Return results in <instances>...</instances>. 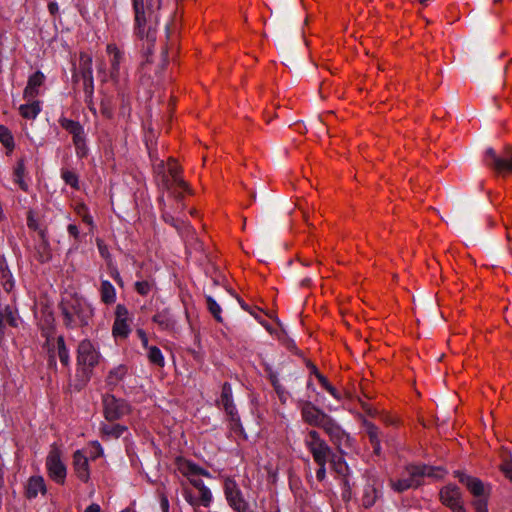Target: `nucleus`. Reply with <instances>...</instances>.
Returning <instances> with one entry per match:
<instances>
[{"mask_svg": "<svg viewBox=\"0 0 512 512\" xmlns=\"http://www.w3.org/2000/svg\"><path fill=\"white\" fill-rule=\"evenodd\" d=\"M132 4L135 14V33L141 39L145 38L148 43L146 59L141 63L140 72L142 77L153 79L150 54L151 46L156 40L161 0H132Z\"/></svg>", "mask_w": 512, "mask_h": 512, "instance_id": "obj_1", "label": "nucleus"}, {"mask_svg": "<svg viewBox=\"0 0 512 512\" xmlns=\"http://www.w3.org/2000/svg\"><path fill=\"white\" fill-rule=\"evenodd\" d=\"M59 308L67 328L87 326L92 316V310L77 298L63 299Z\"/></svg>", "mask_w": 512, "mask_h": 512, "instance_id": "obj_2", "label": "nucleus"}, {"mask_svg": "<svg viewBox=\"0 0 512 512\" xmlns=\"http://www.w3.org/2000/svg\"><path fill=\"white\" fill-rule=\"evenodd\" d=\"M99 353L89 340H83L78 345L77 365L81 373V380L88 382L91 377L92 369L99 362Z\"/></svg>", "mask_w": 512, "mask_h": 512, "instance_id": "obj_3", "label": "nucleus"}, {"mask_svg": "<svg viewBox=\"0 0 512 512\" xmlns=\"http://www.w3.org/2000/svg\"><path fill=\"white\" fill-rule=\"evenodd\" d=\"M484 162L498 175L512 174V146L506 145L500 153L488 148L485 151Z\"/></svg>", "mask_w": 512, "mask_h": 512, "instance_id": "obj_4", "label": "nucleus"}, {"mask_svg": "<svg viewBox=\"0 0 512 512\" xmlns=\"http://www.w3.org/2000/svg\"><path fill=\"white\" fill-rule=\"evenodd\" d=\"M73 83H78L79 78L83 79L84 94L89 97L94 93V80L92 74V57L86 52H80L78 67L73 64Z\"/></svg>", "mask_w": 512, "mask_h": 512, "instance_id": "obj_5", "label": "nucleus"}, {"mask_svg": "<svg viewBox=\"0 0 512 512\" xmlns=\"http://www.w3.org/2000/svg\"><path fill=\"white\" fill-rule=\"evenodd\" d=\"M305 445L312 454L315 463H327L330 456L333 455L332 449L320 437L316 430H310L305 439Z\"/></svg>", "mask_w": 512, "mask_h": 512, "instance_id": "obj_6", "label": "nucleus"}, {"mask_svg": "<svg viewBox=\"0 0 512 512\" xmlns=\"http://www.w3.org/2000/svg\"><path fill=\"white\" fill-rule=\"evenodd\" d=\"M224 493L229 506L235 512H254L233 479L227 478L225 480Z\"/></svg>", "mask_w": 512, "mask_h": 512, "instance_id": "obj_7", "label": "nucleus"}, {"mask_svg": "<svg viewBox=\"0 0 512 512\" xmlns=\"http://www.w3.org/2000/svg\"><path fill=\"white\" fill-rule=\"evenodd\" d=\"M103 410L105 419L113 422L129 414L130 405L123 399H118L114 395L106 394L103 396Z\"/></svg>", "mask_w": 512, "mask_h": 512, "instance_id": "obj_8", "label": "nucleus"}, {"mask_svg": "<svg viewBox=\"0 0 512 512\" xmlns=\"http://www.w3.org/2000/svg\"><path fill=\"white\" fill-rule=\"evenodd\" d=\"M46 468L49 477L57 484L63 485L65 483L67 469L61 460V451L52 446L46 458Z\"/></svg>", "mask_w": 512, "mask_h": 512, "instance_id": "obj_9", "label": "nucleus"}, {"mask_svg": "<svg viewBox=\"0 0 512 512\" xmlns=\"http://www.w3.org/2000/svg\"><path fill=\"white\" fill-rule=\"evenodd\" d=\"M442 504L449 507L453 512H466L462 503V494L456 485L448 484L440 490Z\"/></svg>", "mask_w": 512, "mask_h": 512, "instance_id": "obj_10", "label": "nucleus"}, {"mask_svg": "<svg viewBox=\"0 0 512 512\" xmlns=\"http://www.w3.org/2000/svg\"><path fill=\"white\" fill-rule=\"evenodd\" d=\"M454 476L458 478L459 482L466 486L468 491L475 497L490 495V486H485L484 483L473 476H470L462 471H454Z\"/></svg>", "mask_w": 512, "mask_h": 512, "instance_id": "obj_11", "label": "nucleus"}, {"mask_svg": "<svg viewBox=\"0 0 512 512\" xmlns=\"http://www.w3.org/2000/svg\"><path fill=\"white\" fill-rule=\"evenodd\" d=\"M301 415L304 422L311 426L321 428L329 415L316 407L312 402L305 401L301 406Z\"/></svg>", "mask_w": 512, "mask_h": 512, "instance_id": "obj_12", "label": "nucleus"}, {"mask_svg": "<svg viewBox=\"0 0 512 512\" xmlns=\"http://www.w3.org/2000/svg\"><path fill=\"white\" fill-rule=\"evenodd\" d=\"M325 431V433L329 436L331 442L335 444L340 453L342 450L340 449V445L343 441L349 442L350 438L345 433V431L340 427V425L329 416L328 419L323 423L321 427Z\"/></svg>", "mask_w": 512, "mask_h": 512, "instance_id": "obj_13", "label": "nucleus"}, {"mask_svg": "<svg viewBox=\"0 0 512 512\" xmlns=\"http://www.w3.org/2000/svg\"><path fill=\"white\" fill-rule=\"evenodd\" d=\"M175 465L178 471L188 479L194 476H211L209 471L181 456L175 459Z\"/></svg>", "mask_w": 512, "mask_h": 512, "instance_id": "obj_14", "label": "nucleus"}, {"mask_svg": "<svg viewBox=\"0 0 512 512\" xmlns=\"http://www.w3.org/2000/svg\"><path fill=\"white\" fill-rule=\"evenodd\" d=\"M109 55H111L110 59V78L113 82L117 83L120 77V65L124 60L123 52L116 46V44L110 43L106 48Z\"/></svg>", "mask_w": 512, "mask_h": 512, "instance_id": "obj_15", "label": "nucleus"}, {"mask_svg": "<svg viewBox=\"0 0 512 512\" xmlns=\"http://www.w3.org/2000/svg\"><path fill=\"white\" fill-rule=\"evenodd\" d=\"M73 469L76 476L83 482H88L90 479L89 460L80 451L77 450L73 454Z\"/></svg>", "mask_w": 512, "mask_h": 512, "instance_id": "obj_16", "label": "nucleus"}, {"mask_svg": "<svg viewBox=\"0 0 512 512\" xmlns=\"http://www.w3.org/2000/svg\"><path fill=\"white\" fill-rule=\"evenodd\" d=\"M168 175L172 181V185L175 184L177 187L188 193H192L189 184L180 177L182 171L181 167L177 164L173 157L168 159Z\"/></svg>", "mask_w": 512, "mask_h": 512, "instance_id": "obj_17", "label": "nucleus"}, {"mask_svg": "<svg viewBox=\"0 0 512 512\" xmlns=\"http://www.w3.org/2000/svg\"><path fill=\"white\" fill-rule=\"evenodd\" d=\"M40 242L35 246V257L40 263H47L52 259V251L46 230L39 231Z\"/></svg>", "mask_w": 512, "mask_h": 512, "instance_id": "obj_18", "label": "nucleus"}, {"mask_svg": "<svg viewBox=\"0 0 512 512\" xmlns=\"http://www.w3.org/2000/svg\"><path fill=\"white\" fill-rule=\"evenodd\" d=\"M45 76L42 72L36 71L33 73L27 82V86L24 89V98L27 100L34 99L38 94V88L43 85Z\"/></svg>", "mask_w": 512, "mask_h": 512, "instance_id": "obj_19", "label": "nucleus"}, {"mask_svg": "<svg viewBox=\"0 0 512 512\" xmlns=\"http://www.w3.org/2000/svg\"><path fill=\"white\" fill-rule=\"evenodd\" d=\"M409 474L408 478L399 479L397 481H391V487L399 493H402L410 488L420 486L419 478L413 475V465L407 467Z\"/></svg>", "mask_w": 512, "mask_h": 512, "instance_id": "obj_20", "label": "nucleus"}, {"mask_svg": "<svg viewBox=\"0 0 512 512\" xmlns=\"http://www.w3.org/2000/svg\"><path fill=\"white\" fill-rule=\"evenodd\" d=\"M413 475L419 478L420 484L424 477L439 479L444 475L442 467H434L428 465H413Z\"/></svg>", "mask_w": 512, "mask_h": 512, "instance_id": "obj_21", "label": "nucleus"}, {"mask_svg": "<svg viewBox=\"0 0 512 512\" xmlns=\"http://www.w3.org/2000/svg\"><path fill=\"white\" fill-rule=\"evenodd\" d=\"M152 321L165 331H174L176 326V321L168 309L157 312Z\"/></svg>", "mask_w": 512, "mask_h": 512, "instance_id": "obj_22", "label": "nucleus"}, {"mask_svg": "<svg viewBox=\"0 0 512 512\" xmlns=\"http://www.w3.org/2000/svg\"><path fill=\"white\" fill-rule=\"evenodd\" d=\"M38 493H46V484L42 476H32L26 486V497L29 499L37 497Z\"/></svg>", "mask_w": 512, "mask_h": 512, "instance_id": "obj_23", "label": "nucleus"}, {"mask_svg": "<svg viewBox=\"0 0 512 512\" xmlns=\"http://www.w3.org/2000/svg\"><path fill=\"white\" fill-rule=\"evenodd\" d=\"M380 496L381 492L375 486V483H368L363 489L361 504L364 508L369 509L376 503Z\"/></svg>", "mask_w": 512, "mask_h": 512, "instance_id": "obj_24", "label": "nucleus"}, {"mask_svg": "<svg viewBox=\"0 0 512 512\" xmlns=\"http://www.w3.org/2000/svg\"><path fill=\"white\" fill-rule=\"evenodd\" d=\"M217 404L223 407L225 413L234 411L236 409V406L233 402L232 387L229 382L223 383L220 399L217 401Z\"/></svg>", "mask_w": 512, "mask_h": 512, "instance_id": "obj_25", "label": "nucleus"}, {"mask_svg": "<svg viewBox=\"0 0 512 512\" xmlns=\"http://www.w3.org/2000/svg\"><path fill=\"white\" fill-rule=\"evenodd\" d=\"M154 173L158 179V185L163 189L170 191L172 189V181L169 175L166 173L165 163L163 160H159L153 164Z\"/></svg>", "mask_w": 512, "mask_h": 512, "instance_id": "obj_26", "label": "nucleus"}, {"mask_svg": "<svg viewBox=\"0 0 512 512\" xmlns=\"http://www.w3.org/2000/svg\"><path fill=\"white\" fill-rule=\"evenodd\" d=\"M127 430V427L120 424H104L101 427L102 440L117 439Z\"/></svg>", "mask_w": 512, "mask_h": 512, "instance_id": "obj_27", "label": "nucleus"}, {"mask_svg": "<svg viewBox=\"0 0 512 512\" xmlns=\"http://www.w3.org/2000/svg\"><path fill=\"white\" fill-rule=\"evenodd\" d=\"M189 481L199 491L202 506L209 507L212 502V493L209 488L205 486L201 479L195 478V476L189 478Z\"/></svg>", "mask_w": 512, "mask_h": 512, "instance_id": "obj_28", "label": "nucleus"}, {"mask_svg": "<svg viewBox=\"0 0 512 512\" xmlns=\"http://www.w3.org/2000/svg\"><path fill=\"white\" fill-rule=\"evenodd\" d=\"M60 124L62 128L72 135L73 139L85 134L83 126L78 121L63 118L60 120Z\"/></svg>", "mask_w": 512, "mask_h": 512, "instance_id": "obj_29", "label": "nucleus"}, {"mask_svg": "<svg viewBox=\"0 0 512 512\" xmlns=\"http://www.w3.org/2000/svg\"><path fill=\"white\" fill-rule=\"evenodd\" d=\"M100 295L102 302L105 304H112L116 300L115 288L107 280L101 282Z\"/></svg>", "mask_w": 512, "mask_h": 512, "instance_id": "obj_30", "label": "nucleus"}, {"mask_svg": "<svg viewBox=\"0 0 512 512\" xmlns=\"http://www.w3.org/2000/svg\"><path fill=\"white\" fill-rule=\"evenodd\" d=\"M331 464L332 469L342 477L348 476L349 467L342 456H337L334 452L328 460Z\"/></svg>", "mask_w": 512, "mask_h": 512, "instance_id": "obj_31", "label": "nucleus"}, {"mask_svg": "<svg viewBox=\"0 0 512 512\" xmlns=\"http://www.w3.org/2000/svg\"><path fill=\"white\" fill-rule=\"evenodd\" d=\"M127 373V368L125 365H119L118 367L113 368L107 378L106 383L110 387H115L117 384L125 377Z\"/></svg>", "mask_w": 512, "mask_h": 512, "instance_id": "obj_32", "label": "nucleus"}, {"mask_svg": "<svg viewBox=\"0 0 512 512\" xmlns=\"http://www.w3.org/2000/svg\"><path fill=\"white\" fill-rule=\"evenodd\" d=\"M39 101H33L32 103L23 104L19 107L20 115L25 119H34L40 113Z\"/></svg>", "mask_w": 512, "mask_h": 512, "instance_id": "obj_33", "label": "nucleus"}, {"mask_svg": "<svg viewBox=\"0 0 512 512\" xmlns=\"http://www.w3.org/2000/svg\"><path fill=\"white\" fill-rule=\"evenodd\" d=\"M226 415L228 416L231 430L234 433L246 438L237 409L231 412H226Z\"/></svg>", "mask_w": 512, "mask_h": 512, "instance_id": "obj_34", "label": "nucleus"}, {"mask_svg": "<svg viewBox=\"0 0 512 512\" xmlns=\"http://www.w3.org/2000/svg\"><path fill=\"white\" fill-rule=\"evenodd\" d=\"M112 332L116 338L117 337L126 338L130 333L128 320H116L115 319Z\"/></svg>", "mask_w": 512, "mask_h": 512, "instance_id": "obj_35", "label": "nucleus"}, {"mask_svg": "<svg viewBox=\"0 0 512 512\" xmlns=\"http://www.w3.org/2000/svg\"><path fill=\"white\" fill-rule=\"evenodd\" d=\"M24 173H25V164H24V160H23V159H20V160H18L17 165H16V167H15V169H14L15 182L19 184L20 188H21L23 191H27V190H28V185H27V183L23 180Z\"/></svg>", "mask_w": 512, "mask_h": 512, "instance_id": "obj_36", "label": "nucleus"}, {"mask_svg": "<svg viewBox=\"0 0 512 512\" xmlns=\"http://www.w3.org/2000/svg\"><path fill=\"white\" fill-rule=\"evenodd\" d=\"M100 113L106 119H112L114 115V105L111 97L105 96L100 102Z\"/></svg>", "mask_w": 512, "mask_h": 512, "instance_id": "obj_37", "label": "nucleus"}, {"mask_svg": "<svg viewBox=\"0 0 512 512\" xmlns=\"http://www.w3.org/2000/svg\"><path fill=\"white\" fill-rule=\"evenodd\" d=\"M503 462L500 465V470L506 478L512 482V455L510 452L504 450L502 454Z\"/></svg>", "mask_w": 512, "mask_h": 512, "instance_id": "obj_38", "label": "nucleus"}, {"mask_svg": "<svg viewBox=\"0 0 512 512\" xmlns=\"http://www.w3.org/2000/svg\"><path fill=\"white\" fill-rule=\"evenodd\" d=\"M57 353H58V357L60 359V362L64 365V366H67L69 364V361H70V357H69V351L65 345V341H64V337L63 336H59L57 338Z\"/></svg>", "mask_w": 512, "mask_h": 512, "instance_id": "obj_39", "label": "nucleus"}, {"mask_svg": "<svg viewBox=\"0 0 512 512\" xmlns=\"http://www.w3.org/2000/svg\"><path fill=\"white\" fill-rule=\"evenodd\" d=\"M205 299H206L207 309L209 310V312L212 314V316L214 317V319L217 322L222 323L223 319H222V316H221V307H220V305L209 295L206 296Z\"/></svg>", "mask_w": 512, "mask_h": 512, "instance_id": "obj_40", "label": "nucleus"}, {"mask_svg": "<svg viewBox=\"0 0 512 512\" xmlns=\"http://www.w3.org/2000/svg\"><path fill=\"white\" fill-rule=\"evenodd\" d=\"M73 144L76 149V154L79 158H85L88 155V147L86 145L85 134L73 139Z\"/></svg>", "mask_w": 512, "mask_h": 512, "instance_id": "obj_41", "label": "nucleus"}, {"mask_svg": "<svg viewBox=\"0 0 512 512\" xmlns=\"http://www.w3.org/2000/svg\"><path fill=\"white\" fill-rule=\"evenodd\" d=\"M148 359L152 364L157 365L159 367H163L165 364L164 357L160 349L156 346H151L149 348Z\"/></svg>", "mask_w": 512, "mask_h": 512, "instance_id": "obj_42", "label": "nucleus"}, {"mask_svg": "<svg viewBox=\"0 0 512 512\" xmlns=\"http://www.w3.org/2000/svg\"><path fill=\"white\" fill-rule=\"evenodd\" d=\"M61 176L67 185H70L72 188L76 190L79 189V178L74 171L62 169Z\"/></svg>", "mask_w": 512, "mask_h": 512, "instance_id": "obj_43", "label": "nucleus"}, {"mask_svg": "<svg viewBox=\"0 0 512 512\" xmlns=\"http://www.w3.org/2000/svg\"><path fill=\"white\" fill-rule=\"evenodd\" d=\"M0 142L9 150L14 148L13 136L10 130L3 125H0Z\"/></svg>", "mask_w": 512, "mask_h": 512, "instance_id": "obj_44", "label": "nucleus"}, {"mask_svg": "<svg viewBox=\"0 0 512 512\" xmlns=\"http://www.w3.org/2000/svg\"><path fill=\"white\" fill-rule=\"evenodd\" d=\"M1 274L3 279V288L6 292H10L14 286V282L12 280V274L7 266H1Z\"/></svg>", "mask_w": 512, "mask_h": 512, "instance_id": "obj_45", "label": "nucleus"}, {"mask_svg": "<svg viewBox=\"0 0 512 512\" xmlns=\"http://www.w3.org/2000/svg\"><path fill=\"white\" fill-rule=\"evenodd\" d=\"M167 64H168V51L165 48L162 51V55H161V59H160L159 63L156 65V67L153 70L155 77L159 78L161 76V74L165 70Z\"/></svg>", "mask_w": 512, "mask_h": 512, "instance_id": "obj_46", "label": "nucleus"}, {"mask_svg": "<svg viewBox=\"0 0 512 512\" xmlns=\"http://www.w3.org/2000/svg\"><path fill=\"white\" fill-rule=\"evenodd\" d=\"M488 497L489 495H484L475 498V500L472 502L475 512H488Z\"/></svg>", "mask_w": 512, "mask_h": 512, "instance_id": "obj_47", "label": "nucleus"}, {"mask_svg": "<svg viewBox=\"0 0 512 512\" xmlns=\"http://www.w3.org/2000/svg\"><path fill=\"white\" fill-rule=\"evenodd\" d=\"M364 425L366 427V431H367L370 442L380 439L379 438L380 431H379V428L375 424H373L372 422L365 421Z\"/></svg>", "mask_w": 512, "mask_h": 512, "instance_id": "obj_48", "label": "nucleus"}, {"mask_svg": "<svg viewBox=\"0 0 512 512\" xmlns=\"http://www.w3.org/2000/svg\"><path fill=\"white\" fill-rule=\"evenodd\" d=\"M153 284L147 280L138 281L135 283V290L142 296H146L152 289Z\"/></svg>", "mask_w": 512, "mask_h": 512, "instance_id": "obj_49", "label": "nucleus"}, {"mask_svg": "<svg viewBox=\"0 0 512 512\" xmlns=\"http://www.w3.org/2000/svg\"><path fill=\"white\" fill-rule=\"evenodd\" d=\"M171 225L175 227L178 231H181L183 236L186 235V237H188L189 235H191V237L193 238L194 232L190 226L184 225L183 222L180 223L177 219H175V221H173Z\"/></svg>", "mask_w": 512, "mask_h": 512, "instance_id": "obj_50", "label": "nucleus"}, {"mask_svg": "<svg viewBox=\"0 0 512 512\" xmlns=\"http://www.w3.org/2000/svg\"><path fill=\"white\" fill-rule=\"evenodd\" d=\"M54 321L53 319V316L52 314H50L47 319H46V322L47 324L49 325L48 328H42V336H44L46 338V345L49 346L50 344V337L53 333V326H52V322Z\"/></svg>", "mask_w": 512, "mask_h": 512, "instance_id": "obj_51", "label": "nucleus"}, {"mask_svg": "<svg viewBox=\"0 0 512 512\" xmlns=\"http://www.w3.org/2000/svg\"><path fill=\"white\" fill-rule=\"evenodd\" d=\"M128 309L123 304H118L115 309V319L116 320H128Z\"/></svg>", "mask_w": 512, "mask_h": 512, "instance_id": "obj_52", "label": "nucleus"}, {"mask_svg": "<svg viewBox=\"0 0 512 512\" xmlns=\"http://www.w3.org/2000/svg\"><path fill=\"white\" fill-rule=\"evenodd\" d=\"M184 497H185V500L193 507H197L199 505H202V502H201V499H200V496L199 497H195L193 496L192 492L190 490H185L184 491Z\"/></svg>", "mask_w": 512, "mask_h": 512, "instance_id": "obj_53", "label": "nucleus"}, {"mask_svg": "<svg viewBox=\"0 0 512 512\" xmlns=\"http://www.w3.org/2000/svg\"><path fill=\"white\" fill-rule=\"evenodd\" d=\"M160 506L163 512H169V500L163 491L158 490Z\"/></svg>", "mask_w": 512, "mask_h": 512, "instance_id": "obj_54", "label": "nucleus"}, {"mask_svg": "<svg viewBox=\"0 0 512 512\" xmlns=\"http://www.w3.org/2000/svg\"><path fill=\"white\" fill-rule=\"evenodd\" d=\"M318 465V469L316 471V478L318 481H323L326 477V463H316Z\"/></svg>", "mask_w": 512, "mask_h": 512, "instance_id": "obj_55", "label": "nucleus"}, {"mask_svg": "<svg viewBox=\"0 0 512 512\" xmlns=\"http://www.w3.org/2000/svg\"><path fill=\"white\" fill-rule=\"evenodd\" d=\"M110 275L119 286H121V287L123 286V280H122L120 273L116 267H110Z\"/></svg>", "mask_w": 512, "mask_h": 512, "instance_id": "obj_56", "label": "nucleus"}, {"mask_svg": "<svg viewBox=\"0 0 512 512\" xmlns=\"http://www.w3.org/2000/svg\"><path fill=\"white\" fill-rule=\"evenodd\" d=\"M68 233L75 239L76 242L79 241V228L75 224H69L67 227Z\"/></svg>", "mask_w": 512, "mask_h": 512, "instance_id": "obj_57", "label": "nucleus"}, {"mask_svg": "<svg viewBox=\"0 0 512 512\" xmlns=\"http://www.w3.org/2000/svg\"><path fill=\"white\" fill-rule=\"evenodd\" d=\"M269 379H270V382H271L272 386L274 387L275 391L279 394L282 391V387L279 383L277 375L274 373H271L269 375Z\"/></svg>", "mask_w": 512, "mask_h": 512, "instance_id": "obj_58", "label": "nucleus"}, {"mask_svg": "<svg viewBox=\"0 0 512 512\" xmlns=\"http://www.w3.org/2000/svg\"><path fill=\"white\" fill-rule=\"evenodd\" d=\"M27 225H28V227H29L30 229H32V230H35V231H38V232H39L40 230H42V229L39 227V225H38L37 221H36L35 219H33V217H32V216H30V215H29V216H28V218H27Z\"/></svg>", "mask_w": 512, "mask_h": 512, "instance_id": "obj_59", "label": "nucleus"}, {"mask_svg": "<svg viewBox=\"0 0 512 512\" xmlns=\"http://www.w3.org/2000/svg\"><path fill=\"white\" fill-rule=\"evenodd\" d=\"M85 102L87 103L89 110L95 115L96 108L93 103V94H91L90 97L88 95H85Z\"/></svg>", "mask_w": 512, "mask_h": 512, "instance_id": "obj_60", "label": "nucleus"}, {"mask_svg": "<svg viewBox=\"0 0 512 512\" xmlns=\"http://www.w3.org/2000/svg\"><path fill=\"white\" fill-rule=\"evenodd\" d=\"M316 378L318 379L319 383L324 389H326L330 385L328 379L321 373H317Z\"/></svg>", "mask_w": 512, "mask_h": 512, "instance_id": "obj_61", "label": "nucleus"}, {"mask_svg": "<svg viewBox=\"0 0 512 512\" xmlns=\"http://www.w3.org/2000/svg\"><path fill=\"white\" fill-rule=\"evenodd\" d=\"M48 10H49L51 15L55 16L58 13V11H59L57 3L56 2H50L48 4Z\"/></svg>", "mask_w": 512, "mask_h": 512, "instance_id": "obj_62", "label": "nucleus"}, {"mask_svg": "<svg viewBox=\"0 0 512 512\" xmlns=\"http://www.w3.org/2000/svg\"><path fill=\"white\" fill-rule=\"evenodd\" d=\"M325 390H327L334 398H336V399H340L341 398V396L338 393L337 389L334 386H332L331 384Z\"/></svg>", "mask_w": 512, "mask_h": 512, "instance_id": "obj_63", "label": "nucleus"}, {"mask_svg": "<svg viewBox=\"0 0 512 512\" xmlns=\"http://www.w3.org/2000/svg\"><path fill=\"white\" fill-rule=\"evenodd\" d=\"M101 509H100V506L98 504H91L89 505L86 509H85V512H100Z\"/></svg>", "mask_w": 512, "mask_h": 512, "instance_id": "obj_64", "label": "nucleus"}]
</instances>
